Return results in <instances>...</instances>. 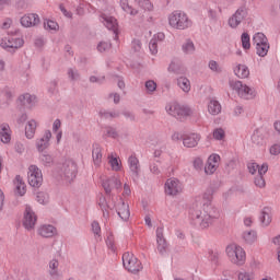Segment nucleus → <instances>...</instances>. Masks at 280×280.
Returning <instances> with one entry per match:
<instances>
[{"label": "nucleus", "mask_w": 280, "mask_h": 280, "mask_svg": "<svg viewBox=\"0 0 280 280\" xmlns=\"http://www.w3.org/2000/svg\"><path fill=\"white\" fill-rule=\"evenodd\" d=\"M213 194H215L213 187L208 188L203 194L205 202L202 207L195 203L190 208L189 218L196 226L209 229L220 218V211L211 203Z\"/></svg>", "instance_id": "1"}, {"label": "nucleus", "mask_w": 280, "mask_h": 280, "mask_svg": "<svg viewBox=\"0 0 280 280\" xmlns=\"http://www.w3.org/2000/svg\"><path fill=\"white\" fill-rule=\"evenodd\" d=\"M168 24L174 30H189L192 22L184 11H173L168 16Z\"/></svg>", "instance_id": "2"}, {"label": "nucleus", "mask_w": 280, "mask_h": 280, "mask_svg": "<svg viewBox=\"0 0 280 280\" xmlns=\"http://www.w3.org/2000/svg\"><path fill=\"white\" fill-rule=\"evenodd\" d=\"M226 255L232 264L236 266H244L246 262V252L237 245H230L226 247Z\"/></svg>", "instance_id": "3"}, {"label": "nucleus", "mask_w": 280, "mask_h": 280, "mask_svg": "<svg viewBox=\"0 0 280 280\" xmlns=\"http://www.w3.org/2000/svg\"><path fill=\"white\" fill-rule=\"evenodd\" d=\"M230 86L236 91L237 95L243 100H255L257 92L250 86L242 83V81H230Z\"/></svg>", "instance_id": "4"}, {"label": "nucleus", "mask_w": 280, "mask_h": 280, "mask_svg": "<svg viewBox=\"0 0 280 280\" xmlns=\"http://www.w3.org/2000/svg\"><path fill=\"white\" fill-rule=\"evenodd\" d=\"M122 266L128 270V272H132V275H137L140 270H143L141 260L135 257V254H130V252L122 255Z\"/></svg>", "instance_id": "5"}, {"label": "nucleus", "mask_w": 280, "mask_h": 280, "mask_svg": "<svg viewBox=\"0 0 280 280\" xmlns=\"http://www.w3.org/2000/svg\"><path fill=\"white\" fill-rule=\"evenodd\" d=\"M61 174L67 183H73L78 176V164L73 160H66L61 166Z\"/></svg>", "instance_id": "6"}, {"label": "nucleus", "mask_w": 280, "mask_h": 280, "mask_svg": "<svg viewBox=\"0 0 280 280\" xmlns=\"http://www.w3.org/2000/svg\"><path fill=\"white\" fill-rule=\"evenodd\" d=\"M28 185L31 187H40L43 185V171L36 165H31L27 172Z\"/></svg>", "instance_id": "7"}, {"label": "nucleus", "mask_w": 280, "mask_h": 280, "mask_svg": "<svg viewBox=\"0 0 280 280\" xmlns=\"http://www.w3.org/2000/svg\"><path fill=\"white\" fill-rule=\"evenodd\" d=\"M168 115L176 117L179 121H183L185 117H189L191 115V109L185 105L173 104L168 108H166Z\"/></svg>", "instance_id": "8"}, {"label": "nucleus", "mask_w": 280, "mask_h": 280, "mask_svg": "<svg viewBox=\"0 0 280 280\" xmlns=\"http://www.w3.org/2000/svg\"><path fill=\"white\" fill-rule=\"evenodd\" d=\"M248 16V9L246 8V4H243L240 7L235 13L229 19V25L232 27V30H235L237 26L242 24V21Z\"/></svg>", "instance_id": "9"}, {"label": "nucleus", "mask_w": 280, "mask_h": 280, "mask_svg": "<svg viewBox=\"0 0 280 280\" xmlns=\"http://www.w3.org/2000/svg\"><path fill=\"white\" fill-rule=\"evenodd\" d=\"M156 248L158 253L165 257L167 255V250H170V243H167V240L165 238V235L163 234V226H160L156 229Z\"/></svg>", "instance_id": "10"}, {"label": "nucleus", "mask_w": 280, "mask_h": 280, "mask_svg": "<svg viewBox=\"0 0 280 280\" xmlns=\"http://www.w3.org/2000/svg\"><path fill=\"white\" fill-rule=\"evenodd\" d=\"M37 220L38 217H36V213L34 212V210H32V207L26 206L23 218L24 229H26V231H33V229L36 226Z\"/></svg>", "instance_id": "11"}, {"label": "nucleus", "mask_w": 280, "mask_h": 280, "mask_svg": "<svg viewBox=\"0 0 280 280\" xmlns=\"http://www.w3.org/2000/svg\"><path fill=\"white\" fill-rule=\"evenodd\" d=\"M102 185L107 196H110L113 191H121V180L117 176L103 180Z\"/></svg>", "instance_id": "12"}, {"label": "nucleus", "mask_w": 280, "mask_h": 280, "mask_svg": "<svg viewBox=\"0 0 280 280\" xmlns=\"http://www.w3.org/2000/svg\"><path fill=\"white\" fill-rule=\"evenodd\" d=\"M24 43L23 38L10 37L9 39H2L0 47H2V49H7V51H10L11 54H14L16 49H21V47H23Z\"/></svg>", "instance_id": "13"}, {"label": "nucleus", "mask_w": 280, "mask_h": 280, "mask_svg": "<svg viewBox=\"0 0 280 280\" xmlns=\"http://www.w3.org/2000/svg\"><path fill=\"white\" fill-rule=\"evenodd\" d=\"M101 21L107 30L114 33V40H117V38H119V25L117 24V19L103 14Z\"/></svg>", "instance_id": "14"}, {"label": "nucleus", "mask_w": 280, "mask_h": 280, "mask_svg": "<svg viewBox=\"0 0 280 280\" xmlns=\"http://www.w3.org/2000/svg\"><path fill=\"white\" fill-rule=\"evenodd\" d=\"M182 191H183V185H180V182L178 179L174 178V179L166 180L165 194H167V196H176Z\"/></svg>", "instance_id": "15"}, {"label": "nucleus", "mask_w": 280, "mask_h": 280, "mask_svg": "<svg viewBox=\"0 0 280 280\" xmlns=\"http://www.w3.org/2000/svg\"><path fill=\"white\" fill-rule=\"evenodd\" d=\"M20 23L23 27H36L40 23V18L36 13H28L21 18Z\"/></svg>", "instance_id": "16"}, {"label": "nucleus", "mask_w": 280, "mask_h": 280, "mask_svg": "<svg viewBox=\"0 0 280 280\" xmlns=\"http://www.w3.org/2000/svg\"><path fill=\"white\" fill-rule=\"evenodd\" d=\"M49 141H51V130H45L44 136L35 142L37 151L45 152L50 145Z\"/></svg>", "instance_id": "17"}, {"label": "nucleus", "mask_w": 280, "mask_h": 280, "mask_svg": "<svg viewBox=\"0 0 280 280\" xmlns=\"http://www.w3.org/2000/svg\"><path fill=\"white\" fill-rule=\"evenodd\" d=\"M129 170L131 172L132 180H139V174L141 172V166L139 165V159L135 155H130L128 159Z\"/></svg>", "instance_id": "18"}, {"label": "nucleus", "mask_w": 280, "mask_h": 280, "mask_svg": "<svg viewBox=\"0 0 280 280\" xmlns=\"http://www.w3.org/2000/svg\"><path fill=\"white\" fill-rule=\"evenodd\" d=\"M200 141V135L198 133H190L185 136L183 139V144L185 148H196Z\"/></svg>", "instance_id": "19"}, {"label": "nucleus", "mask_w": 280, "mask_h": 280, "mask_svg": "<svg viewBox=\"0 0 280 280\" xmlns=\"http://www.w3.org/2000/svg\"><path fill=\"white\" fill-rule=\"evenodd\" d=\"M272 211L270 210L269 207H265L261 212L259 220L261 222L262 226H270V223L272 222Z\"/></svg>", "instance_id": "20"}, {"label": "nucleus", "mask_w": 280, "mask_h": 280, "mask_svg": "<svg viewBox=\"0 0 280 280\" xmlns=\"http://www.w3.org/2000/svg\"><path fill=\"white\" fill-rule=\"evenodd\" d=\"M37 233L42 237H54V235H56L57 231L54 225H42L38 228Z\"/></svg>", "instance_id": "21"}, {"label": "nucleus", "mask_w": 280, "mask_h": 280, "mask_svg": "<svg viewBox=\"0 0 280 280\" xmlns=\"http://www.w3.org/2000/svg\"><path fill=\"white\" fill-rule=\"evenodd\" d=\"M0 139L2 143H10V141H12V136L10 135V125H0Z\"/></svg>", "instance_id": "22"}, {"label": "nucleus", "mask_w": 280, "mask_h": 280, "mask_svg": "<svg viewBox=\"0 0 280 280\" xmlns=\"http://www.w3.org/2000/svg\"><path fill=\"white\" fill-rule=\"evenodd\" d=\"M117 214L124 222H128L130 220V207L122 201L117 209Z\"/></svg>", "instance_id": "23"}, {"label": "nucleus", "mask_w": 280, "mask_h": 280, "mask_svg": "<svg viewBox=\"0 0 280 280\" xmlns=\"http://www.w3.org/2000/svg\"><path fill=\"white\" fill-rule=\"evenodd\" d=\"M14 185L15 194H18V196H25L27 190L25 189V183L23 182V177H21V175L15 176Z\"/></svg>", "instance_id": "24"}, {"label": "nucleus", "mask_w": 280, "mask_h": 280, "mask_svg": "<svg viewBox=\"0 0 280 280\" xmlns=\"http://www.w3.org/2000/svg\"><path fill=\"white\" fill-rule=\"evenodd\" d=\"M92 158L94 165L100 166L102 163V147L98 143L93 144Z\"/></svg>", "instance_id": "25"}, {"label": "nucleus", "mask_w": 280, "mask_h": 280, "mask_svg": "<svg viewBox=\"0 0 280 280\" xmlns=\"http://www.w3.org/2000/svg\"><path fill=\"white\" fill-rule=\"evenodd\" d=\"M120 8L124 10V12L130 14V16H137V14H139V10L132 8L128 0H120Z\"/></svg>", "instance_id": "26"}, {"label": "nucleus", "mask_w": 280, "mask_h": 280, "mask_svg": "<svg viewBox=\"0 0 280 280\" xmlns=\"http://www.w3.org/2000/svg\"><path fill=\"white\" fill-rule=\"evenodd\" d=\"M37 124L36 120H30L25 127V137L26 139H34V135H36Z\"/></svg>", "instance_id": "27"}, {"label": "nucleus", "mask_w": 280, "mask_h": 280, "mask_svg": "<svg viewBox=\"0 0 280 280\" xmlns=\"http://www.w3.org/2000/svg\"><path fill=\"white\" fill-rule=\"evenodd\" d=\"M234 73L236 77L241 78V80H244L245 78H248L250 75V70H248V67L245 65H238L234 69Z\"/></svg>", "instance_id": "28"}, {"label": "nucleus", "mask_w": 280, "mask_h": 280, "mask_svg": "<svg viewBox=\"0 0 280 280\" xmlns=\"http://www.w3.org/2000/svg\"><path fill=\"white\" fill-rule=\"evenodd\" d=\"M177 85L179 89H182V91H184V93H189L191 91V82L185 77L177 79Z\"/></svg>", "instance_id": "29"}, {"label": "nucleus", "mask_w": 280, "mask_h": 280, "mask_svg": "<svg viewBox=\"0 0 280 280\" xmlns=\"http://www.w3.org/2000/svg\"><path fill=\"white\" fill-rule=\"evenodd\" d=\"M252 143L254 145H264V132L260 129H255L252 135Z\"/></svg>", "instance_id": "30"}, {"label": "nucleus", "mask_w": 280, "mask_h": 280, "mask_svg": "<svg viewBox=\"0 0 280 280\" xmlns=\"http://www.w3.org/2000/svg\"><path fill=\"white\" fill-rule=\"evenodd\" d=\"M208 110L210 115H220L222 105H220V102L212 100L208 105Z\"/></svg>", "instance_id": "31"}, {"label": "nucleus", "mask_w": 280, "mask_h": 280, "mask_svg": "<svg viewBox=\"0 0 280 280\" xmlns=\"http://www.w3.org/2000/svg\"><path fill=\"white\" fill-rule=\"evenodd\" d=\"M36 100V96H33L31 94H24V95H20L19 96V102L23 105V106H32V104H34V101Z\"/></svg>", "instance_id": "32"}, {"label": "nucleus", "mask_w": 280, "mask_h": 280, "mask_svg": "<svg viewBox=\"0 0 280 280\" xmlns=\"http://www.w3.org/2000/svg\"><path fill=\"white\" fill-rule=\"evenodd\" d=\"M135 3L145 12H152L154 10V4L150 0H135Z\"/></svg>", "instance_id": "33"}, {"label": "nucleus", "mask_w": 280, "mask_h": 280, "mask_svg": "<svg viewBox=\"0 0 280 280\" xmlns=\"http://www.w3.org/2000/svg\"><path fill=\"white\" fill-rule=\"evenodd\" d=\"M253 44L258 46V45H266L268 44V37L264 33H256L253 36Z\"/></svg>", "instance_id": "34"}, {"label": "nucleus", "mask_w": 280, "mask_h": 280, "mask_svg": "<svg viewBox=\"0 0 280 280\" xmlns=\"http://www.w3.org/2000/svg\"><path fill=\"white\" fill-rule=\"evenodd\" d=\"M268 49H270L269 43L260 44V45L256 46V54L260 58H266V56H268Z\"/></svg>", "instance_id": "35"}, {"label": "nucleus", "mask_w": 280, "mask_h": 280, "mask_svg": "<svg viewBox=\"0 0 280 280\" xmlns=\"http://www.w3.org/2000/svg\"><path fill=\"white\" fill-rule=\"evenodd\" d=\"M168 72L174 73L175 75H183V73H185V69H183L180 65L172 61L168 66Z\"/></svg>", "instance_id": "36"}, {"label": "nucleus", "mask_w": 280, "mask_h": 280, "mask_svg": "<svg viewBox=\"0 0 280 280\" xmlns=\"http://www.w3.org/2000/svg\"><path fill=\"white\" fill-rule=\"evenodd\" d=\"M243 238L247 244H254V242L257 241V232H255V230L244 232Z\"/></svg>", "instance_id": "37"}, {"label": "nucleus", "mask_w": 280, "mask_h": 280, "mask_svg": "<svg viewBox=\"0 0 280 280\" xmlns=\"http://www.w3.org/2000/svg\"><path fill=\"white\" fill-rule=\"evenodd\" d=\"M182 49L184 54H194L196 51V46L194 45V42H191V39H188L182 45Z\"/></svg>", "instance_id": "38"}, {"label": "nucleus", "mask_w": 280, "mask_h": 280, "mask_svg": "<svg viewBox=\"0 0 280 280\" xmlns=\"http://www.w3.org/2000/svg\"><path fill=\"white\" fill-rule=\"evenodd\" d=\"M109 159V165L114 172H119L121 170V162L114 158L113 155L108 156Z\"/></svg>", "instance_id": "39"}, {"label": "nucleus", "mask_w": 280, "mask_h": 280, "mask_svg": "<svg viewBox=\"0 0 280 280\" xmlns=\"http://www.w3.org/2000/svg\"><path fill=\"white\" fill-rule=\"evenodd\" d=\"M119 112H107V110H101L100 117H103V119H117L119 117Z\"/></svg>", "instance_id": "40"}, {"label": "nucleus", "mask_w": 280, "mask_h": 280, "mask_svg": "<svg viewBox=\"0 0 280 280\" xmlns=\"http://www.w3.org/2000/svg\"><path fill=\"white\" fill-rule=\"evenodd\" d=\"M58 266H59V262L57 259H52L49 261V275L50 277H58Z\"/></svg>", "instance_id": "41"}, {"label": "nucleus", "mask_w": 280, "mask_h": 280, "mask_svg": "<svg viewBox=\"0 0 280 280\" xmlns=\"http://www.w3.org/2000/svg\"><path fill=\"white\" fill-rule=\"evenodd\" d=\"M241 40L243 49H250V35H248V33H243Z\"/></svg>", "instance_id": "42"}, {"label": "nucleus", "mask_w": 280, "mask_h": 280, "mask_svg": "<svg viewBox=\"0 0 280 280\" xmlns=\"http://www.w3.org/2000/svg\"><path fill=\"white\" fill-rule=\"evenodd\" d=\"M98 205L103 211V215L104 218L108 217V212H106V208H110V206H108V203L106 202V197H100L98 199Z\"/></svg>", "instance_id": "43"}, {"label": "nucleus", "mask_w": 280, "mask_h": 280, "mask_svg": "<svg viewBox=\"0 0 280 280\" xmlns=\"http://www.w3.org/2000/svg\"><path fill=\"white\" fill-rule=\"evenodd\" d=\"M110 47H113V44H110V42H101L97 45V51H100V54H104V51L110 50Z\"/></svg>", "instance_id": "44"}, {"label": "nucleus", "mask_w": 280, "mask_h": 280, "mask_svg": "<svg viewBox=\"0 0 280 280\" xmlns=\"http://www.w3.org/2000/svg\"><path fill=\"white\" fill-rule=\"evenodd\" d=\"M43 165H45L46 167H49V165H51V163H54V158H51L50 154L44 153L39 156Z\"/></svg>", "instance_id": "45"}, {"label": "nucleus", "mask_w": 280, "mask_h": 280, "mask_svg": "<svg viewBox=\"0 0 280 280\" xmlns=\"http://www.w3.org/2000/svg\"><path fill=\"white\" fill-rule=\"evenodd\" d=\"M36 200L39 205H47L49 196L46 192H37Z\"/></svg>", "instance_id": "46"}, {"label": "nucleus", "mask_w": 280, "mask_h": 280, "mask_svg": "<svg viewBox=\"0 0 280 280\" xmlns=\"http://www.w3.org/2000/svg\"><path fill=\"white\" fill-rule=\"evenodd\" d=\"M149 49L151 54L154 56L155 54H159V44L156 43V38H152L149 43Z\"/></svg>", "instance_id": "47"}, {"label": "nucleus", "mask_w": 280, "mask_h": 280, "mask_svg": "<svg viewBox=\"0 0 280 280\" xmlns=\"http://www.w3.org/2000/svg\"><path fill=\"white\" fill-rule=\"evenodd\" d=\"M106 244L107 247L113 250V253H115V250L117 249V247L115 246V236H113V234H110L109 236H107L106 238Z\"/></svg>", "instance_id": "48"}, {"label": "nucleus", "mask_w": 280, "mask_h": 280, "mask_svg": "<svg viewBox=\"0 0 280 280\" xmlns=\"http://www.w3.org/2000/svg\"><path fill=\"white\" fill-rule=\"evenodd\" d=\"M144 86L148 93H154L156 91V82H154L153 80L147 81Z\"/></svg>", "instance_id": "49"}, {"label": "nucleus", "mask_w": 280, "mask_h": 280, "mask_svg": "<svg viewBox=\"0 0 280 280\" xmlns=\"http://www.w3.org/2000/svg\"><path fill=\"white\" fill-rule=\"evenodd\" d=\"M209 69L214 71V73H222V68H220V65L215 60L209 61Z\"/></svg>", "instance_id": "50"}, {"label": "nucleus", "mask_w": 280, "mask_h": 280, "mask_svg": "<svg viewBox=\"0 0 280 280\" xmlns=\"http://www.w3.org/2000/svg\"><path fill=\"white\" fill-rule=\"evenodd\" d=\"M68 77L72 80H80V72L77 69L70 68L68 70Z\"/></svg>", "instance_id": "51"}, {"label": "nucleus", "mask_w": 280, "mask_h": 280, "mask_svg": "<svg viewBox=\"0 0 280 280\" xmlns=\"http://www.w3.org/2000/svg\"><path fill=\"white\" fill-rule=\"evenodd\" d=\"M224 129L218 128L213 131V138L217 139V141H222L224 139Z\"/></svg>", "instance_id": "52"}, {"label": "nucleus", "mask_w": 280, "mask_h": 280, "mask_svg": "<svg viewBox=\"0 0 280 280\" xmlns=\"http://www.w3.org/2000/svg\"><path fill=\"white\" fill-rule=\"evenodd\" d=\"M254 183L256 187H266V179H264V175H258L257 177H255Z\"/></svg>", "instance_id": "53"}, {"label": "nucleus", "mask_w": 280, "mask_h": 280, "mask_svg": "<svg viewBox=\"0 0 280 280\" xmlns=\"http://www.w3.org/2000/svg\"><path fill=\"white\" fill-rule=\"evenodd\" d=\"M106 136L112 137V139H117V137H119V133L117 132V129L113 127H106Z\"/></svg>", "instance_id": "54"}, {"label": "nucleus", "mask_w": 280, "mask_h": 280, "mask_svg": "<svg viewBox=\"0 0 280 280\" xmlns=\"http://www.w3.org/2000/svg\"><path fill=\"white\" fill-rule=\"evenodd\" d=\"M44 27L45 30H58V24L51 20H47L46 22H44Z\"/></svg>", "instance_id": "55"}, {"label": "nucleus", "mask_w": 280, "mask_h": 280, "mask_svg": "<svg viewBox=\"0 0 280 280\" xmlns=\"http://www.w3.org/2000/svg\"><path fill=\"white\" fill-rule=\"evenodd\" d=\"M194 168L198 171L202 170L205 167V163L202 162V159L196 158L192 162Z\"/></svg>", "instance_id": "56"}, {"label": "nucleus", "mask_w": 280, "mask_h": 280, "mask_svg": "<svg viewBox=\"0 0 280 280\" xmlns=\"http://www.w3.org/2000/svg\"><path fill=\"white\" fill-rule=\"evenodd\" d=\"M92 231L94 235H97L100 237V233H102V228L100 226V223L97 221L92 222Z\"/></svg>", "instance_id": "57"}, {"label": "nucleus", "mask_w": 280, "mask_h": 280, "mask_svg": "<svg viewBox=\"0 0 280 280\" xmlns=\"http://www.w3.org/2000/svg\"><path fill=\"white\" fill-rule=\"evenodd\" d=\"M247 170L249 174H257V171L259 170V164L253 162L247 165Z\"/></svg>", "instance_id": "58"}, {"label": "nucleus", "mask_w": 280, "mask_h": 280, "mask_svg": "<svg viewBox=\"0 0 280 280\" xmlns=\"http://www.w3.org/2000/svg\"><path fill=\"white\" fill-rule=\"evenodd\" d=\"M270 154H272L273 156H279L280 154V144H273L271 145V148L269 149Z\"/></svg>", "instance_id": "59"}, {"label": "nucleus", "mask_w": 280, "mask_h": 280, "mask_svg": "<svg viewBox=\"0 0 280 280\" xmlns=\"http://www.w3.org/2000/svg\"><path fill=\"white\" fill-rule=\"evenodd\" d=\"M131 49H133V51H141V40L133 39L131 43Z\"/></svg>", "instance_id": "60"}, {"label": "nucleus", "mask_w": 280, "mask_h": 280, "mask_svg": "<svg viewBox=\"0 0 280 280\" xmlns=\"http://www.w3.org/2000/svg\"><path fill=\"white\" fill-rule=\"evenodd\" d=\"M206 174H213L215 172V164L213 162H208V166L205 167Z\"/></svg>", "instance_id": "61"}, {"label": "nucleus", "mask_w": 280, "mask_h": 280, "mask_svg": "<svg viewBox=\"0 0 280 280\" xmlns=\"http://www.w3.org/2000/svg\"><path fill=\"white\" fill-rule=\"evenodd\" d=\"M268 172V165L264 163L261 166L258 165V176H264Z\"/></svg>", "instance_id": "62"}, {"label": "nucleus", "mask_w": 280, "mask_h": 280, "mask_svg": "<svg viewBox=\"0 0 280 280\" xmlns=\"http://www.w3.org/2000/svg\"><path fill=\"white\" fill-rule=\"evenodd\" d=\"M122 115H124V117L129 119V121H135V119H136L135 114L132 112L125 110V112H122Z\"/></svg>", "instance_id": "63"}, {"label": "nucleus", "mask_w": 280, "mask_h": 280, "mask_svg": "<svg viewBox=\"0 0 280 280\" xmlns=\"http://www.w3.org/2000/svg\"><path fill=\"white\" fill-rule=\"evenodd\" d=\"M238 280H253V278L247 272H241L238 273Z\"/></svg>", "instance_id": "64"}]
</instances>
